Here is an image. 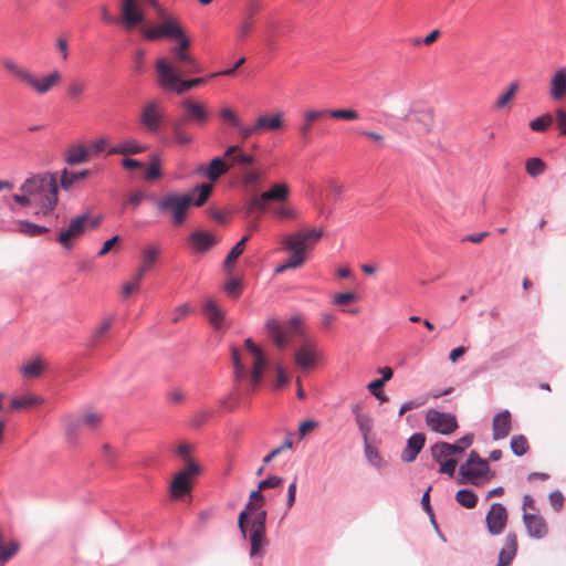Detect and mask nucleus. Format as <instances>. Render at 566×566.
Instances as JSON below:
<instances>
[{
    "label": "nucleus",
    "instance_id": "nucleus-42",
    "mask_svg": "<svg viewBox=\"0 0 566 566\" xmlns=\"http://www.w3.org/2000/svg\"><path fill=\"white\" fill-rule=\"evenodd\" d=\"M451 450L453 449L450 447V443L443 441L437 442L430 448L432 459L438 463L452 458L453 453Z\"/></svg>",
    "mask_w": 566,
    "mask_h": 566
},
{
    "label": "nucleus",
    "instance_id": "nucleus-5",
    "mask_svg": "<svg viewBox=\"0 0 566 566\" xmlns=\"http://www.w3.org/2000/svg\"><path fill=\"white\" fill-rule=\"evenodd\" d=\"M186 65H175L169 60L160 57L156 62L157 83L167 92L182 95L195 87L192 80L184 78L195 72H185Z\"/></svg>",
    "mask_w": 566,
    "mask_h": 566
},
{
    "label": "nucleus",
    "instance_id": "nucleus-43",
    "mask_svg": "<svg viewBox=\"0 0 566 566\" xmlns=\"http://www.w3.org/2000/svg\"><path fill=\"white\" fill-rule=\"evenodd\" d=\"M364 454L367 462L374 468L379 470L385 467L386 463L382 457L368 441H364Z\"/></svg>",
    "mask_w": 566,
    "mask_h": 566
},
{
    "label": "nucleus",
    "instance_id": "nucleus-34",
    "mask_svg": "<svg viewBox=\"0 0 566 566\" xmlns=\"http://www.w3.org/2000/svg\"><path fill=\"white\" fill-rule=\"evenodd\" d=\"M265 328L274 344L280 349H283L286 346L287 340L280 322L275 318H269L265 323Z\"/></svg>",
    "mask_w": 566,
    "mask_h": 566
},
{
    "label": "nucleus",
    "instance_id": "nucleus-30",
    "mask_svg": "<svg viewBox=\"0 0 566 566\" xmlns=\"http://www.w3.org/2000/svg\"><path fill=\"white\" fill-rule=\"evenodd\" d=\"M261 4L258 1H250L247 8L245 19L238 27V33L240 38H247L253 28V18L260 11Z\"/></svg>",
    "mask_w": 566,
    "mask_h": 566
},
{
    "label": "nucleus",
    "instance_id": "nucleus-13",
    "mask_svg": "<svg viewBox=\"0 0 566 566\" xmlns=\"http://www.w3.org/2000/svg\"><path fill=\"white\" fill-rule=\"evenodd\" d=\"M485 523L491 535L501 534L507 523V511L502 503H493L486 513Z\"/></svg>",
    "mask_w": 566,
    "mask_h": 566
},
{
    "label": "nucleus",
    "instance_id": "nucleus-4",
    "mask_svg": "<svg viewBox=\"0 0 566 566\" xmlns=\"http://www.w3.org/2000/svg\"><path fill=\"white\" fill-rule=\"evenodd\" d=\"M186 65H175L169 60L160 57L156 62L157 83L167 92L182 95L195 87L192 80L184 78L195 72H185Z\"/></svg>",
    "mask_w": 566,
    "mask_h": 566
},
{
    "label": "nucleus",
    "instance_id": "nucleus-21",
    "mask_svg": "<svg viewBox=\"0 0 566 566\" xmlns=\"http://www.w3.org/2000/svg\"><path fill=\"white\" fill-rule=\"evenodd\" d=\"M492 429L494 440H501L509 436L512 429L511 413L509 410L505 409L494 416Z\"/></svg>",
    "mask_w": 566,
    "mask_h": 566
},
{
    "label": "nucleus",
    "instance_id": "nucleus-59",
    "mask_svg": "<svg viewBox=\"0 0 566 566\" xmlns=\"http://www.w3.org/2000/svg\"><path fill=\"white\" fill-rule=\"evenodd\" d=\"M518 88V84L516 82H513L505 93H503L496 101L495 106L496 108H503L506 104H509L512 98L514 97L516 91Z\"/></svg>",
    "mask_w": 566,
    "mask_h": 566
},
{
    "label": "nucleus",
    "instance_id": "nucleus-60",
    "mask_svg": "<svg viewBox=\"0 0 566 566\" xmlns=\"http://www.w3.org/2000/svg\"><path fill=\"white\" fill-rule=\"evenodd\" d=\"M159 157L156 156V155H153L151 156V161L148 166V169H147V172H146V176L145 178L147 180H154V179H157L160 177L161 175V171H160V167H159Z\"/></svg>",
    "mask_w": 566,
    "mask_h": 566
},
{
    "label": "nucleus",
    "instance_id": "nucleus-7",
    "mask_svg": "<svg viewBox=\"0 0 566 566\" xmlns=\"http://www.w3.org/2000/svg\"><path fill=\"white\" fill-rule=\"evenodd\" d=\"M178 40V44L170 48L171 61L170 63H175V65H186L187 70L185 72H201V66L197 59L189 53L190 40L182 32V35H178L176 38Z\"/></svg>",
    "mask_w": 566,
    "mask_h": 566
},
{
    "label": "nucleus",
    "instance_id": "nucleus-38",
    "mask_svg": "<svg viewBox=\"0 0 566 566\" xmlns=\"http://www.w3.org/2000/svg\"><path fill=\"white\" fill-rule=\"evenodd\" d=\"M159 25L161 38L176 39L178 35H182L184 30L172 18H163V22Z\"/></svg>",
    "mask_w": 566,
    "mask_h": 566
},
{
    "label": "nucleus",
    "instance_id": "nucleus-37",
    "mask_svg": "<svg viewBox=\"0 0 566 566\" xmlns=\"http://www.w3.org/2000/svg\"><path fill=\"white\" fill-rule=\"evenodd\" d=\"M91 171L84 169L81 171H69L66 168L61 174V187L64 190H70L72 186L78 180L85 179L90 176Z\"/></svg>",
    "mask_w": 566,
    "mask_h": 566
},
{
    "label": "nucleus",
    "instance_id": "nucleus-17",
    "mask_svg": "<svg viewBox=\"0 0 566 566\" xmlns=\"http://www.w3.org/2000/svg\"><path fill=\"white\" fill-rule=\"evenodd\" d=\"M426 442V436L422 432H415L408 440L401 453V461L405 463L413 462L422 450Z\"/></svg>",
    "mask_w": 566,
    "mask_h": 566
},
{
    "label": "nucleus",
    "instance_id": "nucleus-54",
    "mask_svg": "<svg viewBox=\"0 0 566 566\" xmlns=\"http://www.w3.org/2000/svg\"><path fill=\"white\" fill-rule=\"evenodd\" d=\"M262 179V172L258 169L245 168L242 171V184L245 187L256 186Z\"/></svg>",
    "mask_w": 566,
    "mask_h": 566
},
{
    "label": "nucleus",
    "instance_id": "nucleus-50",
    "mask_svg": "<svg viewBox=\"0 0 566 566\" xmlns=\"http://www.w3.org/2000/svg\"><path fill=\"white\" fill-rule=\"evenodd\" d=\"M65 422V436L66 438L74 442L78 438V429L82 424V421L80 418H73V417H66L64 419Z\"/></svg>",
    "mask_w": 566,
    "mask_h": 566
},
{
    "label": "nucleus",
    "instance_id": "nucleus-12",
    "mask_svg": "<svg viewBox=\"0 0 566 566\" xmlns=\"http://www.w3.org/2000/svg\"><path fill=\"white\" fill-rule=\"evenodd\" d=\"M85 218L76 216L70 220L69 227L63 229L56 241L65 249L71 250L74 245L73 241L82 237L86 232Z\"/></svg>",
    "mask_w": 566,
    "mask_h": 566
},
{
    "label": "nucleus",
    "instance_id": "nucleus-20",
    "mask_svg": "<svg viewBox=\"0 0 566 566\" xmlns=\"http://www.w3.org/2000/svg\"><path fill=\"white\" fill-rule=\"evenodd\" d=\"M517 552V537L515 533L509 532L505 536L504 547L500 551L497 563L494 566H511Z\"/></svg>",
    "mask_w": 566,
    "mask_h": 566
},
{
    "label": "nucleus",
    "instance_id": "nucleus-14",
    "mask_svg": "<svg viewBox=\"0 0 566 566\" xmlns=\"http://www.w3.org/2000/svg\"><path fill=\"white\" fill-rule=\"evenodd\" d=\"M61 80L59 71H52L42 78H36L32 73L28 76L25 84L29 85L36 94L43 95L51 91Z\"/></svg>",
    "mask_w": 566,
    "mask_h": 566
},
{
    "label": "nucleus",
    "instance_id": "nucleus-44",
    "mask_svg": "<svg viewBox=\"0 0 566 566\" xmlns=\"http://www.w3.org/2000/svg\"><path fill=\"white\" fill-rule=\"evenodd\" d=\"M3 67L10 72L12 75H14L18 80L25 83L28 76L30 75L31 71H29L25 67L20 66L14 60L12 59H6L2 62Z\"/></svg>",
    "mask_w": 566,
    "mask_h": 566
},
{
    "label": "nucleus",
    "instance_id": "nucleus-16",
    "mask_svg": "<svg viewBox=\"0 0 566 566\" xmlns=\"http://www.w3.org/2000/svg\"><path fill=\"white\" fill-rule=\"evenodd\" d=\"M317 357L316 347L310 342L304 343L294 355L295 363L302 369L313 368L316 364Z\"/></svg>",
    "mask_w": 566,
    "mask_h": 566
},
{
    "label": "nucleus",
    "instance_id": "nucleus-52",
    "mask_svg": "<svg viewBox=\"0 0 566 566\" xmlns=\"http://www.w3.org/2000/svg\"><path fill=\"white\" fill-rule=\"evenodd\" d=\"M525 169L531 177H537L544 172L545 163L538 157H533L526 160Z\"/></svg>",
    "mask_w": 566,
    "mask_h": 566
},
{
    "label": "nucleus",
    "instance_id": "nucleus-23",
    "mask_svg": "<svg viewBox=\"0 0 566 566\" xmlns=\"http://www.w3.org/2000/svg\"><path fill=\"white\" fill-rule=\"evenodd\" d=\"M181 105L186 112L185 119L187 122L203 124L207 120L208 113L201 104L190 98H186L182 101Z\"/></svg>",
    "mask_w": 566,
    "mask_h": 566
},
{
    "label": "nucleus",
    "instance_id": "nucleus-24",
    "mask_svg": "<svg viewBox=\"0 0 566 566\" xmlns=\"http://www.w3.org/2000/svg\"><path fill=\"white\" fill-rule=\"evenodd\" d=\"M229 169L230 165L224 161V156H218L211 159L208 167H200L198 171L203 174L210 181H217Z\"/></svg>",
    "mask_w": 566,
    "mask_h": 566
},
{
    "label": "nucleus",
    "instance_id": "nucleus-19",
    "mask_svg": "<svg viewBox=\"0 0 566 566\" xmlns=\"http://www.w3.org/2000/svg\"><path fill=\"white\" fill-rule=\"evenodd\" d=\"M523 522L528 536L541 539L547 535V525L545 520L536 514L524 513Z\"/></svg>",
    "mask_w": 566,
    "mask_h": 566
},
{
    "label": "nucleus",
    "instance_id": "nucleus-49",
    "mask_svg": "<svg viewBox=\"0 0 566 566\" xmlns=\"http://www.w3.org/2000/svg\"><path fill=\"white\" fill-rule=\"evenodd\" d=\"M510 448L516 457H522L528 451V442L523 434H515L511 438Z\"/></svg>",
    "mask_w": 566,
    "mask_h": 566
},
{
    "label": "nucleus",
    "instance_id": "nucleus-11",
    "mask_svg": "<svg viewBox=\"0 0 566 566\" xmlns=\"http://www.w3.org/2000/svg\"><path fill=\"white\" fill-rule=\"evenodd\" d=\"M164 122V115L157 101H149L145 104L140 114V123L150 134H157Z\"/></svg>",
    "mask_w": 566,
    "mask_h": 566
},
{
    "label": "nucleus",
    "instance_id": "nucleus-8",
    "mask_svg": "<svg viewBox=\"0 0 566 566\" xmlns=\"http://www.w3.org/2000/svg\"><path fill=\"white\" fill-rule=\"evenodd\" d=\"M159 255V248L155 245L146 247L142 250L143 264L138 268L133 282L123 285V295L128 297L135 290L139 287V283L145 276L146 272L156 263Z\"/></svg>",
    "mask_w": 566,
    "mask_h": 566
},
{
    "label": "nucleus",
    "instance_id": "nucleus-48",
    "mask_svg": "<svg viewBox=\"0 0 566 566\" xmlns=\"http://www.w3.org/2000/svg\"><path fill=\"white\" fill-rule=\"evenodd\" d=\"M44 366L40 358H35L29 363H27L24 366L21 367L20 371L25 377H32L36 378L40 377L43 373Z\"/></svg>",
    "mask_w": 566,
    "mask_h": 566
},
{
    "label": "nucleus",
    "instance_id": "nucleus-58",
    "mask_svg": "<svg viewBox=\"0 0 566 566\" xmlns=\"http://www.w3.org/2000/svg\"><path fill=\"white\" fill-rule=\"evenodd\" d=\"M473 442V434H465L462 438L458 439L454 443H450V447L453 449L451 452L454 454H462L465 449H468Z\"/></svg>",
    "mask_w": 566,
    "mask_h": 566
},
{
    "label": "nucleus",
    "instance_id": "nucleus-63",
    "mask_svg": "<svg viewBox=\"0 0 566 566\" xmlns=\"http://www.w3.org/2000/svg\"><path fill=\"white\" fill-rule=\"evenodd\" d=\"M117 451L112 448L109 443H104L102 446V457L103 460L111 467L115 464L117 458Z\"/></svg>",
    "mask_w": 566,
    "mask_h": 566
},
{
    "label": "nucleus",
    "instance_id": "nucleus-33",
    "mask_svg": "<svg viewBox=\"0 0 566 566\" xmlns=\"http://www.w3.org/2000/svg\"><path fill=\"white\" fill-rule=\"evenodd\" d=\"M191 480L186 476V473L178 472L170 483V494L174 497H180L191 491Z\"/></svg>",
    "mask_w": 566,
    "mask_h": 566
},
{
    "label": "nucleus",
    "instance_id": "nucleus-28",
    "mask_svg": "<svg viewBox=\"0 0 566 566\" xmlns=\"http://www.w3.org/2000/svg\"><path fill=\"white\" fill-rule=\"evenodd\" d=\"M551 96L555 101H559L566 94V70L558 69L551 80Z\"/></svg>",
    "mask_w": 566,
    "mask_h": 566
},
{
    "label": "nucleus",
    "instance_id": "nucleus-2",
    "mask_svg": "<svg viewBox=\"0 0 566 566\" xmlns=\"http://www.w3.org/2000/svg\"><path fill=\"white\" fill-rule=\"evenodd\" d=\"M322 229H304L286 234L282 239L283 249L290 253V258L275 269L282 273L289 269H297L305 262V252L315 244L322 237Z\"/></svg>",
    "mask_w": 566,
    "mask_h": 566
},
{
    "label": "nucleus",
    "instance_id": "nucleus-22",
    "mask_svg": "<svg viewBox=\"0 0 566 566\" xmlns=\"http://www.w3.org/2000/svg\"><path fill=\"white\" fill-rule=\"evenodd\" d=\"M303 116L304 122L298 125L297 132L303 145L306 146L310 143L312 123L326 116V112L323 109H308L304 112Z\"/></svg>",
    "mask_w": 566,
    "mask_h": 566
},
{
    "label": "nucleus",
    "instance_id": "nucleus-53",
    "mask_svg": "<svg viewBox=\"0 0 566 566\" xmlns=\"http://www.w3.org/2000/svg\"><path fill=\"white\" fill-rule=\"evenodd\" d=\"M326 115L336 118V119H345V120H356L359 118V114L355 109H324Z\"/></svg>",
    "mask_w": 566,
    "mask_h": 566
},
{
    "label": "nucleus",
    "instance_id": "nucleus-62",
    "mask_svg": "<svg viewBox=\"0 0 566 566\" xmlns=\"http://www.w3.org/2000/svg\"><path fill=\"white\" fill-rule=\"evenodd\" d=\"M293 442L290 438H286L281 446L273 449L269 454L263 458V463H270L275 457L281 454L286 449H292Z\"/></svg>",
    "mask_w": 566,
    "mask_h": 566
},
{
    "label": "nucleus",
    "instance_id": "nucleus-64",
    "mask_svg": "<svg viewBox=\"0 0 566 566\" xmlns=\"http://www.w3.org/2000/svg\"><path fill=\"white\" fill-rule=\"evenodd\" d=\"M439 463H440V468H439V472L440 473L447 474V475H449L451 478L454 475L455 468H457V464H458L457 459L449 458V459H446L444 461H441Z\"/></svg>",
    "mask_w": 566,
    "mask_h": 566
},
{
    "label": "nucleus",
    "instance_id": "nucleus-57",
    "mask_svg": "<svg viewBox=\"0 0 566 566\" xmlns=\"http://www.w3.org/2000/svg\"><path fill=\"white\" fill-rule=\"evenodd\" d=\"M553 118L549 114H545L530 122V127L534 132H545L552 124Z\"/></svg>",
    "mask_w": 566,
    "mask_h": 566
},
{
    "label": "nucleus",
    "instance_id": "nucleus-35",
    "mask_svg": "<svg viewBox=\"0 0 566 566\" xmlns=\"http://www.w3.org/2000/svg\"><path fill=\"white\" fill-rule=\"evenodd\" d=\"M256 127L264 132L279 130L283 125L282 114H275L273 116L261 115L256 118Z\"/></svg>",
    "mask_w": 566,
    "mask_h": 566
},
{
    "label": "nucleus",
    "instance_id": "nucleus-25",
    "mask_svg": "<svg viewBox=\"0 0 566 566\" xmlns=\"http://www.w3.org/2000/svg\"><path fill=\"white\" fill-rule=\"evenodd\" d=\"M189 240L193 249L199 253L208 251L217 243V239L210 232L202 230L193 231L190 234Z\"/></svg>",
    "mask_w": 566,
    "mask_h": 566
},
{
    "label": "nucleus",
    "instance_id": "nucleus-6",
    "mask_svg": "<svg viewBox=\"0 0 566 566\" xmlns=\"http://www.w3.org/2000/svg\"><path fill=\"white\" fill-rule=\"evenodd\" d=\"M266 518L268 513L260 512L255 518L250 520V530L244 538L250 543L251 558H262L264 556V548L269 545L266 538Z\"/></svg>",
    "mask_w": 566,
    "mask_h": 566
},
{
    "label": "nucleus",
    "instance_id": "nucleus-39",
    "mask_svg": "<svg viewBox=\"0 0 566 566\" xmlns=\"http://www.w3.org/2000/svg\"><path fill=\"white\" fill-rule=\"evenodd\" d=\"M253 356H254V363H253V369H252L250 378H251L252 388L254 389L261 382L263 369L266 365V360H265L262 352H260L259 354H254Z\"/></svg>",
    "mask_w": 566,
    "mask_h": 566
},
{
    "label": "nucleus",
    "instance_id": "nucleus-40",
    "mask_svg": "<svg viewBox=\"0 0 566 566\" xmlns=\"http://www.w3.org/2000/svg\"><path fill=\"white\" fill-rule=\"evenodd\" d=\"M43 402V399L36 395H27L22 397H14L11 399V409H25L33 406H39Z\"/></svg>",
    "mask_w": 566,
    "mask_h": 566
},
{
    "label": "nucleus",
    "instance_id": "nucleus-10",
    "mask_svg": "<svg viewBox=\"0 0 566 566\" xmlns=\"http://www.w3.org/2000/svg\"><path fill=\"white\" fill-rule=\"evenodd\" d=\"M489 471V462L482 459L475 451L470 452L469 458L459 469L460 475L473 484H476L475 480L484 478Z\"/></svg>",
    "mask_w": 566,
    "mask_h": 566
},
{
    "label": "nucleus",
    "instance_id": "nucleus-41",
    "mask_svg": "<svg viewBox=\"0 0 566 566\" xmlns=\"http://www.w3.org/2000/svg\"><path fill=\"white\" fill-rule=\"evenodd\" d=\"M270 212L281 220H293L298 216L297 209L286 202L272 207Z\"/></svg>",
    "mask_w": 566,
    "mask_h": 566
},
{
    "label": "nucleus",
    "instance_id": "nucleus-46",
    "mask_svg": "<svg viewBox=\"0 0 566 566\" xmlns=\"http://www.w3.org/2000/svg\"><path fill=\"white\" fill-rule=\"evenodd\" d=\"M18 226H19V232H21L22 234H25L28 237H39L43 233L49 232V228H46L44 226H39L35 223H32V222H29L25 220L19 221Z\"/></svg>",
    "mask_w": 566,
    "mask_h": 566
},
{
    "label": "nucleus",
    "instance_id": "nucleus-36",
    "mask_svg": "<svg viewBox=\"0 0 566 566\" xmlns=\"http://www.w3.org/2000/svg\"><path fill=\"white\" fill-rule=\"evenodd\" d=\"M239 146L233 145L227 148L224 157H230L233 165L247 167L254 163V157L242 151H239Z\"/></svg>",
    "mask_w": 566,
    "mask_h": 566
},
{
    "label": "nucleus",
    "instance_id": "nucleus-55",
    "mask_svg": "<svg viewBox=\"0 0 566 566\" xmlns=\"http://www.w3.org/2000/svg\"><path fill=\"white\" fill-rule=\"evenodd\" d=\"M232 363L234 368V377L237 380H243L247 377V371L243 363L241 361L239 350L233 347L231 350Z\"/></svg>",
    "mask_w": 566,
    "mask_h": 566
},
{
    "label": "nucleus",
    "instance_id": "nucleus-9",
    "mask_svg": "<svg viewBox=\"0 0 566 566\" xmlns=\"http://www.w3.org/2000/svg\"><path fill=\"white\" fill-rule=\"evenodd\" d=\"M426 423L432 431L449 436L458 429V420L453 413L429 409L426 413Z\"/></svg>",
    "mask_w": 566,
    "mask_h": 566
},
{
    "label": "nucleus",
    "instance_id": "nucleus-32",
    "mask_svg": "<svg viewBox=\"0 0 566 566\" xmlns=\"http://www.w3.org/2000/svg\"><path fill=\"white\" fill-rule=\"evenodd\" d=\"M19 551V542L10 541L6 543L4 533L0 527V566H4Z\"/></svg>",
    "mask_w": 566,
    "mask_h": 566
},
{
    "label": "nucleus",
    "instance_id": "nucleus-47",
    "mask_svg": "<svg viewBox=\"0 0 566 566\" xmlns=\"http://www.w3.org/2000/svg\"><path fill=\"white\" fill-rule=\"evenodd\" d=\"M355 422H356L357 428L361 434L363 440L368 441L369 434L374 427L373 418L368 413H366L364 416H357V419H355Z\"/></svg>",
    "mask_w": 566,
    "mask_h": 566
},
{
    "label": "nucleus",
    "instance_id": "nucleus-45",
    "mask_svg": "<svg viewBox=\"0 0 566 566\" xmlns=\"http://www.w3.org/2000/svg\"><path fill=\"white\" fill-rule=\"evenodd\" d=\"M455 501L465 509H473L476 506L478 496L469 489H461L455 494Z\"/></svg>",
    "mask_w": 566,
    "mask_h": 566
},
{
    "label": "nucleus",
    "instance_id": "nucleus-29",
    "mask_svg": "<svg viewBox=\"0 0 566 566\" xmlns=\"http://www.w3.org/2000/svg\"><path fill=\"white\" fill-rule=\"evenodd\" d=\"M290 196V187L285 182H275L270 186V188L263 192V199H269L270 201L283 203L286 202Z\"/></svg>",
    "mask_w": 566,
    "mask_h": 566
},
{
    "label": "nucleus",
    "instance_id": "nucleus-27",
    "mask_svg": "<svg viewBox=\"0 0 566 566\" xmlns=\"http://www.w3.org/2000/svg\"><path fill=\"white\" fill-rule=\"evenodd\" d=\"M90 158V150L82 144H73L70 146L66 155L65 163L70 166L87 163Z\"/></svg>",
    "mask_w": 566,
    "mask_h": 566
},
{
    "label": "nucleus",
    "instance_id": "nucleus-3",
    "mask_svg": "<svg viewBox=\"0 0 566 566\" xmlns=\"http://www.w3.org/2000/svg\"><path fill=\"white\" fill-rule=\"evenodd\" d=\"M21 192L29 195L44 214L52 211L57 203V182L52 174L33 175L20 186Z\"/></svg>",
    "mask_w": 566,
    "mask_h": 566
},
{
    "label": "nucleus",
    "instance_id": "nucleus-26",
    "mask_svg": "<svg viewBox=\"0 0 566 566\" xmlns=\"http://www.w3.org/2000/svg\"><path fill=\"white\" fill-rule=\"evenodd\" d=\"M203 313L214 329H220L224 323V312L212 298H208L203 304Z\"/></svg>",
    "mask_w": 566,
    "mask_h": 566
},
{
    "label": "nucleus",
    "instance_id": "nucleus-18",
    "mask_svg": "<svg viewBox=\"0 0 566 566\" xmlns=\"http://www.w3.org/2000/svg\"><path fill=\"white\" fill-rule=\"evenodd\" d=\"M123 22L127 28L132 29L144 22V13L137 6L136 0L122 1Z\"/></svg>",
    "mask_w": 566,
    "mask_h": 566
},
{
    "label": "nucleus",
    "instance_id": "nucleus-51",
    "mask_svg": "<svg viewBox=\"0 0 566 566\" xmlns=\"http://www.w3.org/2000/svg\"><path fill=\"white\" fill-rule=\"evenodd\" d=\"M248 237H243L228 253L223 262L224 268L231 266V264L242 254Z\"/></svg>",
    "mask_w": 566,
    "mask_h": 566
},
{
    "label": "nucleus",
    "instance_id": "nucleus-15",
    "mask_svg": "<svg viewBox=\"0 0 566 566\" xmlns=\"http://www.w3.org/2000/svg\"><path fill=\"white\" fill-rule=\"evenodd\" d=\"M394 117L406 122L410 119L411 116H413V119L420 125V132L428 134L430 133L433 124V113L430 108H424L421 111H415L413 108H409L407 113H403L401 115H395Z\"/></svg>",
    "mask_w": 566,
    "mask_h": 566
},
{
    "label": "nucleus",
    "instance_id": "nucleus-56",
    "mask_svg": "<svg viewBox=\"0 0 566 566\" xmlns=\"http://www.w3.org/2000/svg\"><path fill=\"white\" fill-rule=\"evenodd\" d=\"M113 325V317L109 316L105 318L102 324L95 329V332L91 336L90 345L95 346L98 343V339L105 335Z\"/></svg>",
    "mask_w": 566,
    "mask_h": 566
},
{
    "label": "nucleus",
    "instance_id": "nucleus-61",
    "mask_svg": "<svg viewBox=\"0 0 566 566\" xmlns=\"http://www.w3.org/2000/svg\"><path fill=\"white\" fill-rule=\"evenodd\" d=\"M252 514H250L248 511H241L238 516V527L240 530V533L243 537H247V533L250 530V520Z\"/></svg>",
    "mask_w": 566,
    "mask_h": 566
},
{
    "label": "nucleus",
    "instance_id": "nucleus-31",
    "mask_svg": "<svg viewBox=\"0 0 566 566\" xmlns=\"http://www.w3.org/2000/svg\"><path fill=\"white\" fill-rule=\"evenodd\" d=\"M145 150V147L134 139H126L108 149L109 155H136Z\"/></svg>",
    "mask_w": 566,
    "mask_h": 566
},
{
    "label": "nucleus",
    "instance_id": "nucleus-1",
    "mask_svg": "<svg viewBox=\"0 0 566 566\" xmlns=\"http://www.w3.org/2000/svg\"><path fill=\"white\" fill-rule=\"evenodd\" d=\"M212 185L200 184L188 193L169 192L156 203L163 213H170L174 224H182L186 220V211L190 206L201 207L212 192Z\"/></svg>",
    "mask_w": 566,
    "mask_h": 566
}]
</instances>
